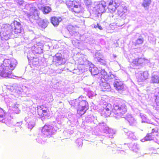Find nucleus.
<instances>
[{
	"label": "nucleus",
	"mask_w": 159,
	"mask_h": 159,
	"mask_svg": "<svg viewBox=\"0 0 159 159\" xmlns=\"http://www.w3.org/2000/svg\"><path fill=\"white\" fill-rule=\"evenodd\" d=\"M4 32L1 36L2 38L5 40H7L13 34H19L24 31L21 23L16 20H14L9 24H6L4 26Z\"/></svg>",
	"instance_id": "f257e3e1"
},
{
	"label": "nucleus",
	"mask_w": 159,
	"mask_h": 159,
	"mask_svg": "<svg viewBox=\"0 0 159 159\" xmlns=\"http://www.w3.org/2000/svg\"><path fill=\"white\" fill-rule=\"evenodd\" d=\"M17 62L14 59H5L0 66V77L8 76L16 66Z\"/></svg>",
	"instance_id": "f03ea898"
},
{
	"label": "nucleus",
	"mask_w": 159,
	"mask_h": 159,
	"mask_svg": "<svg viewBox=\"0 0 159 159\" xmlns=\"http://www.w3.org/2000/svg\"><path fill=\"white\" fill-rule=\"evenodd\" d=\"M77 104L78 106L77 110V113L80 116L85 113L89 108V104L86 101H80L79 99H75L71 102L72 106L75 107L76 106Z\"/></svg>",
	"instance_id": "7ed1b4c3"
},
{
	"label": "nucleus",
	"mask_w": 159,
	"mask_h": 159,
	"mask_svg": "<svg viewBox=\"0 0 159 159\" xmlns=\"http://www.w3.org/2000/svg\"><path fill=\"white\" fill-rule=\"evenodd\" d=\"M127 111L126 106L125 104L121 105H114L111 111L112 113L116 115L122 116Z\"/></svg>",
	"instance_id": "20e7f679"
},
{
	"label": "nucleus",
	"mask_w": 159,
	"mask_h": 159,
	"mask_svg": "<svg viewBox=\"0 0 159 159\" xmlns=\"http://www.w3.org/2000/svg\"><path fill=\"white\" fill-rule=\"evenodd\" d=\"M120 3V0H110L108 3L107 8L110 13H113L116 11Z\"/></svg>",
	"instance_id": "39448f33"
},
{
	"label": "nucleus",
	"mask_w": 159,
	"mask_h": 159,
	"mask_svg": "<svg viewBox=\"0 0 159 159\" xmlns=\"http://www.w3.org/2000/svg\"><path fill=\"white\" fill-rule=\"evenodd\" d=\"M159 127H156L152 129V132L147 134L144 138L146 140H151L156 138L159 135Z\"/></svg>",
	"instance_id": "423d86ee"
},
{
	"label": "nucleus",
	"mask_w": 159,
	"mask_h": 159,
	"mask_svg": "<svg viewBox=\"0 0 159 159\" xmlns=\"http://www.w3.org/2000/svg\"><path fill=\"white\" fill-rule=\"evenodd\" d=\"M53 62L56 65H61L65 63L64 59L62 57L61 53H57L54 57Z\"/></svg>",
	"instance_id": "0eeeda50"
},
{
	"label": "nucleus",
	"mask_w": 159,
	"mask_h": 159,
	"mask_svg": "<svg viewBox=\"0 0 159 159\" xmlns=\"http://www.w3.org/2000/svg\"><path fill=\"white\" fill-rule=\"evenodd\" d=\"M50 20L51 22L54 26L57 27L62 20V19L61 17L60 16H53L51 17Z\"/></svg>",
	"instance_id": "6e6552de"
},
{
	"label": "nucleus",
	"mask_w": 159,
	"mask_h": 159,
	"mask_svg": "<svg viewBox=\"0 0 159 159\" xmlns=\"http://www.w3.org/2000/svg\"><path fill=\"white\" fill-rule=\"evenodd\" d=\"M114 86L118 91H120L124 90L123 84L120 82L116 81L115 82Z\"/></svg>",
	"instance_id": "1a4fd4ad"
},
{
	"label": "nucleus",
	"mask_w": 159,
	"mask_h": 159,
	"mask_svg": "<svg viewBox=\"0 0 159 159\" xmlns=\"http://www.w3.org/2000/svg\"><path fill=\"white\" fill-rule=\"evenodd\" d=\"M52 130L51 127L50 126L45 125L42 129V132L44 134L48 135L51 132Z\"/></svg>",
	"instance_id": "9d476101"
},
{
	"label": "nucleus",
	"mask_w": 159,
	"mask_h": 159,
	"mask_svg": "<svg viewBox=\"0 0 159 159\" xmlns=\"http://www.w3.org/2000/svg\"><path fill=\"white\" fill-rule=\"evenodd\" d=\"M106 5L105 3L104 5L102 3L101 4H99L97 6L96 10L99 13H103L105 11V7Z\"/></svg>",
	"instance_id": "9b49d317"
},
{
	"label": "nucleus",
	"mask_w": 159,
	"mask_h": 159,
	"mask_svg": "<svg viewBox=\"0 0 159 159\" xmlns=\"http://www.w3.org/2000/svg\"><path fill=\"white\" fill-rule=\"evenodd\" d=\"M71 11L75 14H78L82 12V9L80 5H75Z\"/></svg>",
	"instance_id": "f8f14e48"
},
{
	"label": "nucleus",
	"mask_w": 159,
	"mask_h": 159,
	"mask_svg": "<svg viewBox=\"0 0 159 159\" xmlns=\"http://www.w3.org/2000/svg\"><path fill=\"white\" fill-rule=\"evenodd\" d=\"M100 87L102 91H105L107 89H110V86L108 83L106 82H103L100 84Z\"/></svg>",
	"instance_id": "ddd939ff"
},
{
	"label": "nucleus",
	"mask_w": 159,
	"mask_h": 159,
	"mask_svg": "<svg viewBox=\"0 0 159 159\" xmlns=\"http://www.w3.org/2000/svg\"><path fill=\"white\" fill-rule=\"evenodd\" d=\"M41 10L44 14H47L50 13L52 11L51 8L49 6H45L41 7Z\"/></svg>",
	"instance_id": "4468645a"
},
{
	"label": "nucleus",
	"mask_w": 159,
	"mask_h": 159,
	"mask_svg": "<svg viewBox=\"0 0 159 159\" xmlns=\"http://www.w3.org/2000/svg\"><path fill=\"white\" fill-rule=\"evenodd\" d=\"M75 1H68L66 2V5L70 11H71L75 5Z\"/></svg>",
	"instance_id": "2eb2a0df"
},
{
	"label": "nucleus",
	"mask_w": 159,
	"mask_h": 159,
	"mask_svg": "<svg viewBox=\"0 0 159 159\" xmlns=\"http://www.w3.org/2000/svg\"><path fill=\"white\" fill-rule=\"evenodd\" d=\"M151 0H143L142 3V6L145 9H148V7L151 4Z\"/></svg>",
	"instance_id": "dca6fc26"
},
{
	"label": "nucleus",
	"mask_w": 159,
	"mask_h": 159,
	"mask_svg": "<svg viewBox=\"0 0 159 159\" xmlns=\"http://www.w3.org/2000/svg\"><path fill=\"white\" fill-rule=\"evenodd\" d=\"M49 23L48 21L46 19H43L40 22V26L43 29L47 27Z\"/></svg>",
	"instance_id": "f3484780"
},
{
	"label": "nucleus",
	"mask_w": 159,
	"mask_h": 159,
	"mask_svg": "<svg viewBox=\"0 0 159 159\" xmlns=\"http://www.w3.org/2000/svg\"><path fill=\"white\" fill-rule=\"evenodd\" d=\"M5 115V113L4 111L1 108H0V123L3 122L4 120V117Z\"/></svg>",
	"instance_id": "a211bd4d"
},
{
	"label": "nucleus",
	"mask_w": 159,
	"mask_h": 159,
	"mask_svg": "<svg viewBox=\"0 0 159 159\" xmlns=\"http://www.w3.org/2000/svg\"><path fill=\"white\" fill-rule=\"evenodd\" d=\"M100 57H96V58L98 61L100 62V63L103 65H106L107 64V62L102 57H100V56H99Z\"/></svg>",
	"instance_id": "6ab92c4d"
},
{
	"label": "nucleus",
	"mask_w": 159,
	"mask_h": 159,
	"mask_svg": "<svg viewBox=\"0 0 159 159\" xmlns=\"http://www.w3.org/2000/svg\"><path fill=\"white\" fill-rule=\"evenodd\" d=\"M91 74L93 75H97L99 72L98 69L96 67H93L90 69Z\"/></svg>",
	"instance_id": "aec40b11"
},
{
	"label": "nucleus",
	"mask_w": 159,
	"mask_h": 159,
	"mask_svg": "<svg viewBox=\"0 0 159 159\" xmlns=\"http://www.w3.org/2000/svg\"><path fill=\"white\" fill-rule=\"evenodd\" d=\"M30 65L33 66H35L39 63V59L37 58H33L32 60H30Z\"/></svg>",
	"instance_id": "412c9836"
},
{
	"label": "nucleus",
	"mask_w": 159,
	"mask_h": 159,
	"mask_svg": "<svg viewBox=\"0 0 159 159\" xmlns=\"http://www.w3.org/2000/svg\"><path fill=\"white\" fill-rule=\"evenodd\" d=\"M151 80L153 83H158L159 82V77L154 75L152 77Z\"/></svg>",
	"instance_id": "4be33fe9"
},
{
	"label": "nucleus",
	"mask_w": 159,
	"mask_h": 159,
	"mask_svg": "<svg viewBox=\"0 0 159 159\" xmlns=\"http://www.w3.org/2000/svg\"><path fill=\"white\" fill-rule=\"evenodd\" d=\"M143 38H138L136 41L134 43V45L137 46L142 44L143 43Z\"/></svg>",
	"instance_id": "5701e85b"
},
{
	"label": "nucleus",
	"mask_w": 159,
	"mask_h": 159,
	"mask_svg": "<svg viewBox=\"0 0 159 159\" xmlns=\"http://www.w3.org/2000/svg\"><path fill=\"white\" fill-rule=\"evenodd\" d=\"M138 63L139 65H141L143 63L147 60V59L144 58H138Z\"/></svg>",
	"instance_id": "b1692460"
},
{
	"label": "nucleus",
	"mask_w": 159,
	"mask_h": 159,
	"mask_svg": "<svg viewBox=\"0 0 159 159\" xmlns=\"http://www.w3.org/2000/svg\"><path fill=\"white\" fill-rule=\"evenodd\" d=\"M111 107V105L110 104H107L104 109L107 111H109Z\"/></svg>",
	"instance_id": "393cba45"
},
{
	"label": "nucleus",
	"mask_w": 159,
	"mask_h": 159,
	"mask_svg": "<svg viewBox=\"0 0 159 159\" xmlns=\"http://www.w3.org/2000/svg\"><path fill=\"white\" fill-rule=\"evenodd\" d=\"M125 13V11L124 10H123L122 11L118 10L117 11L118 14L120 17L123 16Z\"/></svg>",
	"instance_id": "a878e982"
},
{
	"label": "nucleus",
	"mask_w": 159,
	"mask_h": 159,
	"mask_svg": "<svg viewBox=\"0 0 159 159\" xmlns=\"http://www.w3.org/2000/svg\"><path fill=\"white\" fill-rule=\"evenodd\" d=\"M133 63L135 65L139 66L138 58H136L134 59L133 61Z\"/></svg>",
	"instance_id": "bb28decb"
},
{
	"label": "nucleus",
	"mask_w": 159,
	"mask_h": 159,
	"mask_svg": "<svg viewBox=\"0 0 159 159\" xmlns=\"http://www.w3.org/2000/svg\"><path fill=\"white\" fill-rule=\"evenodd\" d=\"M97 27L100 30H101L102 29V27L98 23H97L96 25H94V28L96 29Z\"/></svg>",
	"instance_id": "cd10ccee"
},
{
	"label": "nucleus",
	"mask_w": 159,
	"mask_h": 159,
	"mask_svg": "<svg viewBox=\"0 0 159 159\" xmlns=\"http://www.w3.org/2000/svg\"><path fill=\"white\" fill-rule=\"evenodd\" d=\"M16 2L20 5L23 4L24 2L23 0H16Z\"/></svg>",
	"instance_id": "c85d7f7f"
},
{
	"label": "nucleus",
	"mask_w": 159,
	"mask_h": 159,
	"mask_svg": "<svg viewBox=\"0 0 159 159\" xmlns=\"http://www.w3.org/2000/svg\"><path fill=\"white\" fill-rule=\"evenodd\" d=\"M107 76H108L107 75H105L103 77L101 76V79H102V78H103V79H105V80H106V79L107 78Z\"/></svg>",
	"instance_id": "c756f323"
},
{
	"label": "nucleus",
	"mask_w": 159,
	"mask_h": 159,
	"mask_svg": "<svg viewBox=\"0 0 159 159\" xmlns=\"http://www.w3.org/2000/svg\"><path fill=\"white\" fill-rule=\"evenodd\" d=\"M43 112L44 113H47V109L43 110Z\"/></svg>",
	"instance_id": "7c9ffc66"
},
{
	"label": "nucleus",
	"mask_w": 159,
	"mask_h": 159,
	"mask_svg": "<svg viewBox=\"0 0 159 159\" xmlns=\"http://www.w3.org/2000/svg\"><path fill=\"white\" fill-rule=\"evenodd\" d=\"M113 57L114 58H116V55H113Z\"/></svg>",
	"instance_id": "2f4dec72"
},
{
	"label": "nucleus",
	"mask_w": 159,
	"mask_h": 159,
	"mask_svg": "<svg viewBox=\"0 0 159 159\" xmlns=\"http://www.w3.org/2000/svg\"><path fill=\"white\" fill-rule=\"evenodd\" d=\"M124 10L126 11V9H125Z\"/></svg>",
	"instance_id": "473e14b6"
}]
</instances>
